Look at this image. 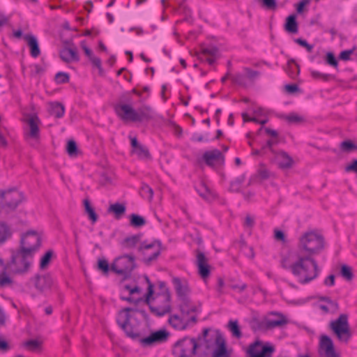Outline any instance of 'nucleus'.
<instances>
[{"label": "nucleus", "mask_w": 357, "mask_h": 357, "mask_svg": "<svg viewBox=\"0 0 357 357\" xmlns=\"http://www.w3.org/2000/svg\"><path fill=\"white\" fill-rule=\"evenodd\" d=\"M133 98L130 92L122 93L113 108L116 114L123 121L142 123L153 119L152 109L149 105H143L135 109L133 106Z\"/></svg>", "instance_id": "nucleus-1"}, {"label": "nucleus", "mask_w": 357, "mask_h": 357, "mask_svg": "<svg viewBox=\"0 0 357 357\" xmlns=\"http://www.w3.org/2000/svg\"><path fill=\"white\" fill-rule=\"evenodd\" d=\"M291 273L298 278L299 283L305 284L316 279L320 273L317 261L314 257L298 255L297 260L291 265Z\"/></svg>", "instance_id": "nucleus-2"}, {"label": "nucleus", "mask_w": 357, "mask_h": 357, "mask_svg": "<svg viewBox=\"0 0 357 357\" xmlns=\"http://www.w3.org/2000/svg\"><path fill=\"white\" fill-rule=\"evenodd\" d=\"M325 244L324 237L321 234L310 231L305 232L299 238L298 248L302 255L314 257L324 250Z\"/></svg>", "instance_id": "nucleus-3"}, {"label": "nucleus", "mask_w": 357, "mask_h": 357, "mask_svg": "<svg viewBox=\"0 0 357 357\" xmlns=\"http://www.w3.org/2000/svg\"><path fill=\"white\" fill-rule=\"evenodd\" d=\"M210 331L211 328H204L202 333L199 334L197 338H189L185 336L176 341L174 346L175 347H181V354L177 357H193L197 354V349L203 343L205 344L206 349H209L211 347V343L212 342L211 339H208V333Z\"/></svg>", "instance_id": "nucleus-4"}, {"label": "nucleus", "mask_w": 357, "mask_h": 357, "mask_svg": "<svg viewBox=\"0 0 357 357\" xmlns=\"http://www.w3.org/2000/svg\"><path fill=\"white\" fill-rule=\"evenodd\" d=\"M24 200V195L16 188L0 189V215L10 218Z\"/></svg>", "instance_id": "nucleus-5"}, {"label": "nucleus", "mask_w": 357, "mask_h": 357, "mask_svg": "<svg viewBox=\"0 0 357 357\" xmlns=\"http://www.w3.org/2000/svg\"><path fill=\"white\" fill-rule=\"evenodd\" d=\"M130 312L139 313L147 324H149V316L144 309L139 307H125L119 311L116 317V323L118 326L123 331L126 336L137 340L140 337V333L135 331V327L131 324L132 316L129 314Z\"/></svg>", "instance_id": "nucleus-6"}, {"label": "nucleus", "mask_w": 357, "mask_h": 357, "mask_svg": "<svg viewBox=\"0 0 357 357\" xmlns=\"http://www.w3.org/2000/svg\"><path fill=\"white\" fill-rule=\"evenodd\" d=\"M10 252V259L6 262L7 268H10V272L15 275L27 273L31 264L30 259L33 257L30 255V250L18 248L11 250Z\"/></svg>", "instance_id": "nucleus-7"}, {"label": "nucleus", "mask_w": 357, "mask_h": 357, "mask_svg": "<svg viewBox=\"0 0 357 357\" xmlns=\"http://www.w3.org/2000/svg\"><path fill=\"white\" fill-rule=\"evenodd\" d=\"M135 257L133 255L126 254L114 259L112 263V271L123 276L122 280L131 278L132 272L136 267Z\"/></svg>", "instance_id": "nucleus-8"}, {"label": "nucleus", "mask_w": 357, "mask_h": 357, "mask_svg": "<svg viewBox=\"0 0 357 357\" xmlns=\"http://www.w3.org/2000/svg\"><path fill=\"white\" fill-rule=\"evenodd\" d=\"M329 326L340 342L346 343L349 342L351 337V333L347 314H341L337 319L331 321Z\"/></svg>", "instance_id": "nucleus-9"}, {"label": "nucleus", "mask_w": 357, "mask_h": 357, "mask_svg": "<svg viewBox=\"0 0 357 357\" xmlns=\"http://www.w3.org/2000/svg\"><path fill=\"white\" fill-rule=\"evenodd\" d=\"M275 351L273 344L257 338L247 348L246 357H272Z\"/></svg>", "instance_id": "nucleus-10"}, {"label": "nucleus", "mask_w": 357, "mask_h": 357, "mask_svg": "<svg viewBox=\"0 0 357 357\" xmlns=\"http://www.w3.org/2000/svg\"><path fill=\"white\" fill-rule=\"evenodd\" d=\"M162 250V243L160 240L155 239L151 243H147L146 241L141 243L138 248V251L142 252L144 256L143 262L149 266L152 261L157 259Z\"/></svg>", "instance_id": "nucleus-11"}, {"label": "nucleus", "mask_w": 357, "mask_h": 357, "mask_svg": "<svg viewBox=\"0 0 357 357\" xmlns=\"http://www.w3.org/2000/svg\"><path fill=\"white\" fill-rule=\"evenodd\" d=\"M272 314L278 315L280 319L275 320L261 321L257 317H253L250 322L252 330L255 332L257 331H265L276 327H281L288 323L287 319L282 313L272 312Z\"/></svg>", "instance_id": "nucleus-12"}, {"label": "nucleus", "mask_w": 357, "mask_h": 357, "mask_svg": "<svg viewBox=\"0 0 357 357\" xmlns=\"http://www.w3.org/2000/svg\"><path fill=\"white\" fill-rule=\"evenodd\" d=\"M40 245L41 239L38 233L34 230H29L21 236L19 248L30 250V255L33 257Z\"/></svg>", "instance_id": "nucleus-13"}, {"label": "nucleus", "mask_w": 357, "mask_h": 357, "mask_svg": "<svg viewBox=\"0 0 357 357\" xmlns=\"http://www.w3.org/2000/svg\"><path fill=\"white\" fill-rule=\"evenodd\" d=\"M169 337V333L165 328L151 332L149 335L138 338L139 343L144 347H151L155 344L166 342Z\"/></svg>", "instance_id": "nucleus-14"}, {"label": "nucleus", "mask_w": 357, "mask_h": 357, "mask_svg": "<svg viewBox=\"0 0 357 357\" xmlns=\"http://www.w3.org/2000/svg\"><path fill=\"white\" fill-rule=\"evenodd\" d=\"M30 282L40 294L50 289L54 286V280L50 273L44 275L37 273L30 278Z\"/></svg>", "instance_id": "nucleus-15"}, {"label": "nucleus", "mask_w": 357, "mask_h": 357, "mask_svg": "<svg viewBox=\"0 0 357 357\" xmlns=\"http://www.w3.org/2000/svg\"><path fill=\"white\" fill-rule=\"evenodd\" d=\"M208 339H210L209 336ZM211 339L212 340L211 346L213 341L216 345L211 357H231V352L227 349L226 340L219 331H216L214 338L211 337Z\"/></svg>", "instance_id": "nucleus-16"}, {"label": "nucleus", "mask_w": 357, "mask_h": 357, "mask_svg": "<svg viewBox=\"0 0 357 357\" xmlns=\"http://www.w3.org/2000/svg\"><path fill=\"white\" fill-rule=\"evenodd\" d=\"M202 159L206 165L210 167H214L216 165L222 166L225 163V155L217 149L205 151L202 155Z\"/></svg>", "instance_id": "nucleus-17"}, {"label": "nucleus", "mask_w": 357, "mask_h": 357, "mask_svg": "<svg viewBox=\"0 0 357 357\" xmlns=\"http://www.w3.org/2000/svg\"><path fill=\"white\" fill-rule=\"evenodd\" d=\"M196 265L198 268L199 275L202 278L206 279L211 274V266L208 263V259L205 254L199 250H196Z\"/></svg>", "instance_id": "nucleus-18"}, {"label": "nucleus", "mask_w": 357, "mask_h": 357, "mask_svg": "<svg viewBox=\"0 0 357 357\" xmlns=\"http://www.w3.org/2000/svg\"><path fill=\"white\" fill-rule=\"evenodd\" d=\"M319 344L320 347L324 350L326 357H340V354L336 353L333 342L329 336L322 335Z\"/></svg>", "instance_id": "nucleus-19"}, {"label": "nucleus", "mask_w": 357, "mask_h": 357, "mask_svg": "<svg viewBox=\"0 0 357 357\" xmlns=\"http://www.w3.org/2000/svg\"><path fill=\"white\" fill-rule=\"evenodd\" d=\"M179 301L178 309L183 316L189 315L191 312H200V307L193 305L190 297L181 298Z\"/></svg>", "instance_id": "nucleus-20"}, {"label": "nucleus", "mask_w": 357, "mask_h": 357, "mask_svg": "<svg viewBox=\"0 0 357 357\" xmlns=\"http://www.w3.org/2000/svg\"><path fill=\"white\" fill-rule=\"evenodd\" d=\"M10 272V268H7V265L4 260L0 257V288L10 287L13 283V280L8 274Z\"/></svg>", "instance_id": "nucleus-21"}, {"label": "nucleus", "mask_w": 357, "mask_h": 357, "mask_svg": "<svg viewBox=\"0 0 357 357\" xmlns=\"http://www.w3.org/2000/svg\"><path fill=\"white\" fill-rule=\"evenodd\" d=\"M26 123L29 126V135L30 137L32 139H38L40 137L39 124L40 123V120L37 114H30L26 120Z\"/></svg>", "instance_id": "nucleus-22"}, {"label": "nucleus", "mask_w": 357, "mask_h": 357, "mask_svg": "<svg viewBox=\"0 0 357 357\" xmlns=\"http://www.w3.org/2000/svg\"><path fill=\"white\" fill-rule=\"evenodd\" d=\"M172 283L174 284L178 300L189 297L188 294L190 293V289L186 282L183 284L179 278L175 277L172 279Z\"/></svg>", "instance_id": "nucleus-23"}, {"label": "nucleus", "mask_w": 357, "mask_h": 357, "mask_svg": "<svg viewBox=\"0 0 357 357\" xmlns=\"http://www.w3.org/2000/svg\"><path fill=\"white\" fill-rule=\"evenodd\" d=\"M24 39L26 41L29 47L30 54L32 57L36 58L40 54V49L37 38L32 34H26Z\"/></svg>", "instance_id": "nucleus-24"}, {"label": "nucleus", "mask_w": 357, "mask_h": 357, "mask_svg": "<svg viewBox=\"0 0 357 357\" xmlns=\"http://www.w3.org/2000/svg\"><path fill=\"white\" fill-rule=\"evenodd\" d=\"M168 323L172 328L178 331H184L189 326V321H185L183 318L178 314L171 315Z\"/></svg>", "instance_id": "nucleus-25"}, {"label": "nucleus", "mask_w": 357, "mask_h": 357, "mask_svg": "<svg viewBox=\"0 0 357 357\" xmlns=\"http://www.w3.org/2000/svg\"><path fill=\"white\" fill-rule=\"evenodd\" d=\"M107 212L112 213L116 220L121 219L126 212V206L123 203L116 202L110 204Z\"/></svg>", "instance_id": "nucleus-26"}, {"label": "nucleus", "mask_w": 357, "mask_h": 357, "mask_svg": "<svg viewBox=\"0 0 357 357\" xmlns=\"http://www.w3.org/2000/svg\"><path fill=\"white\" fill-rule=\"evenodd\" d=\"M284 30L289 33H297L298 31V24L296 20V15L291 14L287 17L284 24Z\"/></svg>", "instance_id": "nucleus-27"}, {"label": "nucleus", "mask_w": 357, "mask_h": 357, "mask_svg": "<svg viewBox=\"0 0 357 357\" xmlns=\"http://www.w3.org/2000/svg\"><path fill=\"white\" fill-rule=\"evenodd\" d=\"M275 155L282 160L278 162V166L280 169H287L292 167L294 160L286 151H280Z\"/></svg>", "instance_id": "nucleus-28"}, {"label": "nucleus", "mask_w": 357, "mask_h": 357, "mask_svg": "<svg viewBox=\"0 0 357 357\" xmlns=\"http://www.w3.org/2000/svg\"><path fill=\"white\" fill-rule=\"evenodd\" d=\"M220 56L219 49L215 46H208L201 47V52L197 56L200 61H204L205 56Z\"/></svg>", "instance_id": "nucleus-29"}, {"label": "nucleus", "mask_w": 357, "mask_h": 357, "mask_svg": "<svg viewBox=\"0 0 357 357\" xmlns=\"http://www.w3.org/2000/svg\"><path fill=\"white\" fill-rule=\"evenodd\" d=\"M142 234H138L125 238L121 242V245L123 248L132 249L134 248L139 242Z\"/></svg>", "instance_id": "nucleus-30"}, {"label": "nucleus", "mask_w": 357, "mask_h": 357, "mask_svg": "<svg viewBox=\"0 0 357 357\" xmlns=\"http://www.w3.org/2000/svg\"><path fill=\"white\" fill-rule=\"evenodd\" d=\"M50 113L57 119L63 116L65 113L64 105L59 102H52L50 103Z\"/></svg>", "instance_id": "nucleus-31"}, {"label": "nucleus", "mask_w": 357, "mask_h": 357, "mask_svg": "<svg viewBox=\"0 0 357 357\" xmlns=\"http://www.w3.org/2000/svg\"><path fill=\"white\" fill-rule=\"evenodd\" d=\"M154 295V285H150L147 287L146 293L143 297H140L136 299L135 305H138L140 302H144L149 307L151 305V301L155 299Z\"/></svg>", "instance_id": "nucleus-32"}, {"label": "nucleus", "mask_w": 357, "mask_h": 357, "mask_svg": "<svg viewBox=\"0 0 357 357\" xmlns=\"http://www.w3.org/2000/svg\"><path fill=\"white\" fill-rule=\"evenodd\" d=\"M96 268L98 271L101 272L103 275L107 276L109 271H112V264H109L105 257L98 258Z\"/></svg>", "instance_id": "nucleus-33"}, {"label": "nucleus", "mask_w": 357, "mask_h": 357, "mask_svg": "<svg viewBox=\"0 0 357 357\" xmlns=\"http://www.w3.org/2000/svg\"><path fill=\"white\" fill-rule=\"evenodd\" d=\"M287 73L292 79H296L299 75L300 66L294 59L288 60Z\"/></svg>", "instance_id": "nucleus-34"}, {"label": "nucleus", "mask_w": 357, "mask_h": 357, "mask_svg": "<svg viewBox=\"0 0 357 357\" xmlns=\"http://www.w3.org/2000/svg\"><path fill=\"white\" fill-rule=\"evenodd\" d=\"M129 222L130 225L135 228L142 227L146 224L145 218L137 213H132L129 215Z\"/></svg>", "instance_id": "nucleus-35"}, {"label": "nucleus", "mask_w": 357, "mask_h": 357, "mask_svg": "<svg viewBox=\"0 0 357 357\" xmlns=\"http://www.w3.org/2000/svg\"><path fill=\"white\" fill-rule=\"evenodd\" d=\"M84 206L85 212L86 213L89 219L91 221L93 224H94L95 222H97L98 219V215L95 211V209L91 206L90 201L89 199H84Z\"/></svg>", "instance_id": "nucleus-36"}, {"label": "nucleus", "mask_w": 357, "mask_h": 357, "mask_svg": "<svg viewBox=\"0 0 357 357\" xmlns=\"http://www.w3.org/2000/svg\"><path fill=\"white\" fill-rule=\"evenodd\" d=\"M277 116L279 119H284L290 124H298L304 121V119L302 116L294 112L290 113L289 115L281 114Z\"/></svg>", "instance_id": "nucleus-37"}, {"label": "nucleus", "mask_w": 357, "mask_h": 357, "mask_svg": "<svg viewBox=\"0 0 357 357\" xmlns=\"http://www.w3.org/2000/svg\"><path fill=\"white\" fill-rule=\"evenodd\" d=\"M150 312L156 317H161L172 311V306L169 303L162 307H155L153 305L149 307Z\"/></svg>", "instance_id": "nucleus-38"}, {"label": "nucleus", "mask_w": 357, "mask_h": 357, "mask_svg": "<svg viewBox=\"0 0 357 357\" xmlns=\"http://www.w3.org/2000/svg\"><path fill=\"white\" fill-rule=\"evenodd\" d=\"M11 236L12 232L7 224L0 222V245L3 244Z\"/></svg>", "instance_id": "nucleus-39"}, {"label": "nucleus", "mask_w": 357, "mask_h": 357, "mask_svg": "<svg viewBox=\"0 0 357 357\" xmlns=\"http://www.w3.org/2000/svg\"><path fill=\"white\" fill-rule=\"evenodd\" d=\"M54 255V251L52 250H47L40 258L39 266L41 270H45L49 266L52 257Z\"/></svg>", "instance_id": "nucleus-40"}, {"label": "nucleus", "mask_w": 357, "mask_h": 357, "mask_svg": "<svg viewBox=\"0 0 357 357\" xmlns=\"http://www.w3.org/2000/svg\"><path fill=\"white\" fill-rule=\"evenodd\" d=\"M227 326L234 337L238 339L242 337L241 328L237 320H229Z\"/></svg>", "instance_id": "nucleus-41"}, {"label": "nucleus", "mask_w": 357, "mask_h": 357, "mask_svg": "<svg viewBox=\"0 0 357 357\" xmlns=\"http://www.w3.org/2000/svg\"><path fill=\"white\" fill-rule=\"evenodd\" d=\"M340 149L343 152L351 153L357 151V144L351 139H346L340 143Z\"/></svg>", "instance_id": "nucleus-42"}, {"label": "nucleus", "mask_w": 357, "mask_h": 357, "mask_svg": "<svg viewBox=\"0 0 357 357\" xmlns=\"http://www.w3.org/2000/svg\"><path fill=\"white\" fill-rule=\"evenodd\" d=\"M245 179V175L242 174L234 181H231L229 190L231 192H239L241 185L244 182Z\"/></svg>", "instance_id": "nucleus-43"}, {"label": "nucleus", "mask_w": 357, "mask_h": 357, "mask_svg": "<svg viewBox=\"0 0 357 357\" xmlns=\"http://www.w3.org/2000/svg\"><path fill=\"white\" fill-rule=\"evenodd\" d=\"M340 275L347 281H351L354 278V273L351 266L347 264H342L340 270Z\"/></svg>", "instance_id": "nucleus-44"}, {"label": "nucleus", "mask_w": 357, "mask_h": 357, "mask_svg": "<svg viewBox=\"0 0 357 357\" xmlns=\"http://www.w3.org/2000/svg\"><path fill=\"white\" fill-rule=\"evenodd\" d=\"M66 151L70 157H77L79 149L76 142L74 139H70L66 144Z\"/></svg>", "instance_id": "nucleus-45"}, {"label": "nucleus", "mask_w": 357, "mask_h": 357, "mask_svg": "<svg viewBox=\"0 0 357 357\" xmlns=\"http://www.w3.org/2000/svg\"><path fill=\"white\" fill-rule=\"evenodd\" d=\"M310 75L314 79H321L324 82H328L335 78L331 74H325L317 70H311Z\"/></svg>", "instance_id": "nucleus-46"}, {"label": "nucleus", "mask_w": 357, "mask_h": 357, "mask_svg": "<svg viewBox=\"0 0 357 357\" xmlns=\"http://www.w3.org/2000/svg\"><path fill=\"white\" fill-rule=\"evenodd\" d=\"M325 62L328 66L338 69V61L335 56V54L332 52H328L324 58Z\"/></svg>", "instance_id": "nucleus-47"}, {"label": "nucleus", "mask_w": 357, "mask_h": 357, "mask_svg": "<svg viewBox=\"0 0 357 357\" xmlns=\"http://www.w3.org/2000/svg\"><path fill=\"white\" fill-rule=\"evenodd\" d=\"M243 71L245 72V79L248 78L252 82L258 79L261 75L259 71L254 70L248 67L243 68Z\"/></svg>", "instance_id": "nucleus-48"}, {"label": "nucleus", "mask_w": 357, "mask_h": 357, "mask_svg": "<svg viewBox=\"0 0 357 357\" xmlns=\"http://www.w3.org/2000/svg\"><path fill=\"white\" fill-rule=\"evenodd\" d=\"M195 189L200 197H202L204 199H208V195L211 193V191L208 187L203 181H202L199 183V186L196 187Z\"/></svg>", "instance_id": "nucleus-49"}, {"label": "nucleus", "mask_w": 357, "mask_h": 357, "mask_svg": "<svg viewBox=\"0 0 357 357\" xmlns=\"http://www.w3.org/2000/svg\"><path fill=\"white\" fill-rule=\"evenodd\" d=\"M70 81V75L68 73L58 72L54 76V82L57 84L68 83Z\"/></svg>", "instance_id": "nucleus-50"}, {"label": "nucleus", "mask_w": 357, "mask_h": 357, "mask_svg": "<svg viewBox=\"0 0 357 357\" xmlns=\"http://www.w3.org/2000/svg\"><path fill=\"white\" fill-rule=\"evenodd\" d=\"M231 82L233 84L238 85L240 86L246 87L247 82L245 75L241 73H236L231 77Z\"/></svg>", "instance_id": "nucleus-51"}, {"label": "nucleus", "mask_w": 357, "mask_h": 357, "mask_svg": "<svg viewBox=\"0 0 357 357\" xmlns=\"http://www.w3.org/2000/svg\"><path fill=\"white\" fill-rule=\"evenodd\" d=\"M133 152L137 154L138 158L141 159H151V155L149 153V149L141 145L139 148H137L135 151H133Z\"/></svg>", "instance_id": "nucleus-52"}, {"label": "nucleus", "mask_w": 357, "mask_h": 357, "mask_svg": "<svg viewBox=\"0 0 357 357\" xmlns=\"http://www.w3.org/2000/svg\"><path fill=\"white\" fill-rule=\"evenodd\" d=\"M255 176H257V178L259 177L261 180H266L270 177V172L265 165L261 163Z\"/></svg>", "instance_id": "nucleus-53"}, {"label": "nucleus", "mask_w": 357, "mask_h": 357, "mask_svg": "<svg viewBox=\"0 0 357 357\" xmlns=\"http://www.w3.org/2000/svg\"><path fill=\"white\" fill-rule=\"evenodd\" d=\"M158 287L160 290L163 291L162 294L165 297V302L169 303L171 301V294L169 289L167 287L166 282L160 281L158 282Z\"/></svg>", "instance_id": "nucleus-54"}, {"label": "nucleus", "mask_w": 357, "mask_h": 357, "mask_svg": "<svg viewBox=\"0 0 357 357\" xmlns=\"http://www.w3.org/2000/svg\"><path fill=\"white\" fill-rule=\"evenodd\" d=\"M141 193L142 196L146 197L149 200H151L153 196V189L148 184L145 183H143L141 187Z\"/></svg>", "instance_id": "nucleus-55"}, {"label": "nucleus", "mask_w": 357, "mask_h": 357, "mask_svg": "<svg viewBox=\"0 0 357 357\" xmlns=\"http://www.w3.org/2000/svg\"><path fill=\"white\" fill-rule=\"evenodd\" d=\"M261 6L266 10H275L277 8L276 0H257Z\"/></svg>", "instance_id": "nucleus-56"}, {"label": "nucleus", "mask_w": 357, "mask_h": 357, "mask_svg": "<svg viewBox=\"0 0 357 357\" xmlns=\"http://www.w3.org/2000/svg\"><path fill=\"white\" fill-rule=\"evenodd\" d=\"M25 346L31 351H36L41 346V342L37 340H29L25 343Z\"/></svg>", "instance_id": "nucleus-57"}, {"label": "nucleus", "mask_w": 357, "mask_h": 357, "mask_svg": "<svg viewBox=\"0 0 357 357\" xmlns=\"http://www.w3.org/2000/svg\"><path fill=\"white\" fill-rule=\"evenodd\" d=\"M294 41L300 46L305 47L308 52H312L313 45L309 44L306 40L298 38L295 39Z\"/></svg>", "instance_id": "nucleus-58"}, {"label": "nucleus", "mask_w": 357, "mask_h": 357, "mask_svg": "<svg viewBox=\"0 0 357 357\" xmlns=\"http://www.w3.org/2000/svg\"><path fill=\"white\" fill-rule=\"evenodd\" d=\"M354 49L355 48L354 47L353 49L351 50H346L342 51L339 54L338 59L344 61L350 60V56L353 54Z\"/></svg>", "instance_id": "nucleus-59"}, {"label": "nucleus", "mask_w": 357, "mask_h": 357, "mask_svg": "<svg viewBox=\"0 0 357 357\" xmlns=\"http://www.w3.org/2000/svg\"><path fill=\"white\" fill-rule=\"evenodd\" d=\"M274 238L278 241L286 242V235L282 230L275 229L274 230Z\"/></svg>", "instance_id": "nucleus-60"}, {"label": "nucleus", "mask_w": 357, "mask_h": 357, "mask_svg": "<svg viewBox=\"0 0 357 357\" xmlns=\"http://www.w3.org/2000/svg\"><path fill=\"white\" fill-rule=\"evenodd\" d=\"M285 91L289 94H294L300 91V88L296 84H289L284 86Z\"/></svg>", "instance_id": "nucleus-61"}, {"label": "nucleus", "mask_w": 357, "mask_h": 357, "mask_svg": "<svg viewBox=\"0 0 357 357\" xmlns=\"http://www.w3.org/2000/svg\"><path fill=\"white\" fill-rule=\"evenodd\" d=\"M279 143V140H278V138L277 139H275V138H273V139H269L266 141V146H268V150L273 153V154H276L278 152H276L274 149H273V146L274 145H277Z\"/></svg>", "instance_id": "nucleus-62"}, {"label": "nucleus", "mask_w": 357, "mask_h": 357, "mask_svg": "<svg viewBox=\"0 0 357 357\" xmlns=\"http://www.w3.org/2000/svg\"><path fill=\"white\" fill-rule=\"evenodd\" d=\"M67 50L69 54L70 62L73 61H78L79 60V57L77 54L76 48L67 47Z\"/></svg>", "instance_id": "nucleus-63"}, {"label": "nucleus", "mask_w": 357, "mask_h": 357, "mask_svg": "<svg viewBox=\"0 0 357 357\" xmlns=\"http://www.w3.org/2000/svg\"><path fill=\"white\" fill-rule=\"evenodd\" d=\"M11 349V347L8 341L5 339L0 337V351L5 353Z\"/></svg>", "instance_id": "nucleus-64"}]
</instances>
